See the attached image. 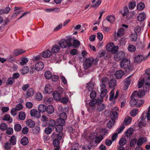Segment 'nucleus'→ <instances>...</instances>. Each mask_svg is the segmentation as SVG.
Returning <instances> with one entry per match:
<instances>
[{"instance_id":"680f3d73","label":"nucleus","mask_w":150,"mask_h":150,"mask_svg":"<svg viewBox=\"0 0 150 150\" xmlns=\"http://www.w3.org/2000/svg\"><path fill=\"white\" fill-rule=\"evenodd\" d=\"M59 144V142L58 139H57L55 138V139L53 140V144L54 146L56 147L58 146Z\"/></svg>"},{"instance_id":"69168bd1","label":"nucleus","mask_w":150,"mask_h":150,"mask_svg":"<svg viewBox=\"0 0 150 150\" xmlns=\"http://www.w3.org/2000/svg\"><path fill=\"white\" fill-rule=\"evenodd\" d=\"M137 38V34H132L131 35V40L134 41H136Z\"/></svg>"},{"instance_id":"13d9d810","label":"nucleus","mask_w":150,"mask_h":150,"mask_svg":"<svg viewBox=\"0 0 150 150\" xmlns=\"http://www.w3.org/2000/svg\"><path fill=\"white\" fill-rule=\"evenodd\" d=\"M45 77L48 79H49L52 77V75L51 72L49 71H46L44 74Z\"/></svg>"},{"instance_id":"f03ea898","label":"nucleus","mask_w":150,"mask_h":150,"mask_svg":"<svg viewBox=\"0 0 150 150\" xmlns=\"http://www.w3.org/2000/svg\"><path fill=\"white\" fill-rule=\"evenodd\" d=\"M144 86L143 87V90H139L137 92L136 91H134L132 93H134V95L137 98H142L144 96L145 92H148L149 90V85H146L144 84Z\"/></svg>"},{"instance_id":"aec40b11","label":"nucleus","mask_w":150,"mask_h":150,"mask_svg":"<svg viewBox=\"0 0 150 150\" xmlns=\"http://www.w3.org/2000/svg\"><path fill=\"white\" fill-rule=\"evenodd\" d=\"M132 120V118L129 116H126L124 120V122L122 123V125L124 123L125 125H128L129 124Z\"/></svg>"},{"instance_id":"c9c22d12","label":"nucleus","mask_w":150,"mask_h":150,"mask_svg":"<svg viewBox=\"0 0 150 150\" xmlns=\"http://www.w3.org/2000/svg\"><path fill=\"white\" fill-rule=\"evenodd\" d=\"M60 48L59 46L55 45L53 46L52 49V52L56 53L59 51Z\"/></svg>"},{"instance_id":"052dcab7","label":"nucleus","mask_w":150,"mask_h":150,"mask_svg":"<svg viewBox=\"0 0 150 150\" xmlns=\"http://www.w3.org/2000/svg\"><path fill=\"white\" fill-rule=\"evenodd\" d=\"M79 144L78 143H75L72 147L71 150H79Z\"/></svg>"},{"instance_id":"9d476101","label":"nucleus","mask_w":150,"mask_h":150,"mask_svg":"<svg viewBox=\"0 0 150 150\" xmlns=\"http://www.w3.org/2000/svg\"><path fill=\"white\" fill-rule=\"evenodd\" d=\"M134 93H132L131 97V100L130 102V104L132 107H134L135 106L137 103V97L134 95Z\"/></svg>"},{"instance_id":"f8f14e48","label":"nucleus","mask_w":150,"mask_h":150,"mask_svg":"<svg viewBox=\"0 0 150 150\" xmlns=\"http://www.w3.org/2000/svg\"><path fill=\"white\" fill-rule=\"evenodd\" d=\"M41 120L42 122V125L43 126L45 127L48 125V120L47 116L45 115H42L41 118Z\"/></svg>"},{"instance_id":"79ce46f5","label":"nucleus","mask_w":150,"mask_h":150,"mask_svg":"<svg viewBox=\"0 0 150 150\" xmlns=\"http://www.w3.org/2000/svg\"><path fill=\"white\" fill-rule=\"evenodd\" d=\"M28 59L27 58H23L21 59L20 64L21 65H25L28 62Z\"/></svg>"},{"instance_id":"4c0bfd02","label":"nucleus","mask_w":150,"mask_h":150,"mask_svg":"<svg viewBox=\"0 0 150 150\" xmlns=\"http://www.w3.org/2000/svg\"><path fill=\"white\" fill-rule=\"evenodd\" d=\"M119 48V47L118 46H115L114 44L113 48H112V50L111 52L113 54L116 53L118 51Z\"/></svg>"},{"instance_id":"3c124183","label":"nucleus","mask_w":150,"mask_h":150,"mask_svg":"<svg viewBox=\"0 0 150 150\" xmlns=\"http://www.w3.org/2000/svg\"><path fill=\"white\" fill-rule=\"evenodd\" d=\"M49 125L50 126L54 127L56 125V122L53 120H51L48 122Z\"/></svg>"},{"instance_id":"72a5a7b5","label":"nucleus","mask_w":150,"mask_h":150,"mask_svg":"<svg viewBox=\"0 0 150 150\" xmlns=\"http://www.w3.org/2000/svg\"><path fill=\"white\" fill-rule=\"evenodd\" d=\"M112 112L111 117L113 119L117 118L118 117V112L115 111H112L111 112Z\"/></svg>"},{"instance_id":"58836bf2","label":"nucleus","mask_w":150,"mask_h":150,"mask_svg":"<svg viewBox=\"0 0 150 150\" xmlns=\"http://www.w3.org/2000/svg\"><path fill=\"white\" fill-rule=\"evenodd\" d=\"M86 86L90 91L94 88V85L92 82H89L86 84Z\"/></svg>"},{"instance_id":"39448f33","label":"nucleus","mask_w":150,"mask_h":150,"mask_svg":"<svg viewBox=\"0 0 150 150\" xmlns=\"http://www.w3.org/2000/svg\"><path fill=\"white\" fill-rule=\"evenodd\" d=\"M103 100V98H100L97 100L95 99L91 100L89 102V105L91 107V110H94L96 109V104L97 105L102 102Z\"/></svg>"},{"instance_id":"bf43d9fd","label":"nucleus","mask_w":150,"mask_h":150,"mask_svg":"<svg viewBox=\"0 0 150 150\" xmlns=\"http://www.w3.org/2000/svg\"><path fill=\"white\" fill-rule=\"evenodd\" d=\"M129 13V10L127 6L125 7L124 8V12L122 14V15L124 16H126Z\"/></svg>"},{"instance_id":"473e14b6","label":"nucleus","mask_w":150,"mask_h":150,"mask_svg":"<svg viewBox=\"0 0 150 150\" xmlns=\"http://www.w3.org/2000/svg\"><path fill=\"white\" fill-rule=\"evenodd\" d=\"M139 110L137 108H135L132 110L130 112V115L132 117L135 116L138 113Z\"/></svg>"},{"instance_id":"4d7b16f0","label":"nucleus","mask_w":150,"mask_h":150,"mask_svg":"<svg viewBox=\"0 0 150 150\" xmlns=\"http://www.w3.org/2000/svg\"><path fill=\"white\" fill-rule=\"evenodd\" d=\"M101 2V0H98L95 4L92 5L91 7L95 8H97L100 5Z\"/></svg>"},{"instance_id":"4468645a","label":"nucleus","mask_w":150,"mask_h":150,"mask_svg":"<svg viewBox=\"0 0 150 150\" xmlns=\"http://www.w3.org/2000/svg\"><path fill=\"white\" fill-rule=\"evenodd\" d=\"M109 85L110 88H113L117 85L116 81L115 79H111L109 82Z\"/></svg>"},{"instance_id":"c03bdc74","label":"nucleus","mask_w":150,"mask_h":150,"mask_svg":"<svg viewBox=\"0 0 150 150\" xmlns=\"http://www.w3.org/2000/svg\"><path fill=\"white\" fill-rule=\"evenodd\" d=\"M144 103V100H137L135 106L137 107H140Z\"/></svg>"},{"instance_id":"a19ab883","label":"nucleus","mask_w":150,"mask_h":150,"mask_svg":"<svg viewBox=\"0 0 150 150\" xmlns=\"http://www.w3.org/2000/svg\"><path fill=\"white\" fill-rule=\"evenodd\" d=\"M144 4L142 2H140L137 5V8L138 10H142L144 8Z\"/></svg>"},{"instance_id":"864d4df0","label":"nucleus","mask_w":150,"mask_h":150,"mask_svg":"<svg viewBox=\"0 0 150 150\" xmlns=\"http://www.w3.org/2000/svg\"><path fill=\"white\" fill-rule=\"evenodd\" d=\"M29 68L27 66L24 67L22 69V73L23 75L27 74L29 71Z\"/></svg>"},{"instance_id":"6e6d98bb","label":"nucleus","mask_w":150,"mask_h":150,"mask_svg":"<svg viewBox=\"0 0 150 150\" xmlns=\"http://www.w3.org/2000/svg\"><path fill=\"white\" fill-rule=\"evenodd\" d=\"M97 110L99 111H103L105 108V106L104 104H102L98 105L97 106Z\"/></svg>"},{"instance_id":"ddd939ff","label":"nucleus","mask_w":150,"mask_h":150,"mask_svg":"<svg viewBox=\"0 0 150 150\" xmlns=\"http://www.w3.org/2000/svg\"><path fill=\"white\" fill-rule=\"evenodd\" d=\"M52 88L50 85L48 84L46 85L45 88V91L46 93H50L52 91Z\"/></svg>"},{"instance_id":"e433bc0d","label":"nucleus","mask_w":150,"mask_h":150,"mask_svg":"<svg viewBox=\"0 0 150 150\" xmlns=\"http://www.w3.org/2000/svg\"><path fill=\"white\" fill-rule=\"evenodd\" d=\"M107 20L110 23H113L115 20V17L114 16L109 15L106 17Z\"/></svg>"},{"instance_id":"393cba45","label":"nucleus","mask_w":150,"mask_h":150,"mask_svg":"<svg viewBox=\"0 0 150 150\" xmlns=\"http://www.w3.org/2000/svg\"><path fill=\"white\" fill-rule=\"evenodd\" d=\"M9 142L11 145H15L16 142V136L14 135L11 136L9 139Z\"/></svg>"},{"instance_id":"f704fd0d","label":"nucleus","mask_w":150,"mask_h":150,"mask_svg":"<svg viewBox=\"0 0 150 150\" xmlns=\"http://www.w3.org/2000/svg\"><path fill=\"white\" fill-rule=\"evenodd\" d=\"M63 126L61 125L58 124L55 127V129L56 132H61L63 129Z\"/></svg>"},{"instance_id":"cd10ccee","label":"nucleus","mask_w":150,"mask_h":150,"mask_svg":"<svg viewBox=\"0 0 150 150\" xmlns=\"http://www.w3.org/2000/svg\"><path fill=\"white\" fill-rule=\"evenodd\" d=\"M62 134L61 133L57 134L55 133L52 134V137L53 138H57V139L61 140L62 139Z\"/></svg>"},{"instance_id":"e2e57ef3","label":"nucleus","mask_w":150,"mask_h":150,"mask_svg":"<svg viewBox=\"0 0 150 150\" xmlns=\"http://www.w3.org/2000/svg\"><path fill=\"white\" fill-rule=\"evenodd\" d=\"M7 127V126L6 124L5 123H2L0 125V128L2 130H6Z\"/></svg>"},{"instance_id":"c756f323","label":"nucleus","mask_w":150,"mask_h":150,"mask_svg":"<svg viewBox=\"0 0 150 150\" xmlns=\"http://www.w3.org/2000/svg\"><path fill=\"white\" fill-rule=\"evenodd\" d=\"M113 44L114 43L112 42H110L106 45V49L108 51L111 52L112 48H113Z\"/></svg>"},{"instance_id":"b1692460","label":"nucleus","mask_w":150,"mask_h":150,"mask_svg":"<svg viewBox=\"0 0 150 150\" xmlns=\"http://www.w3.org/2000/svg\"><path fill=\"white\" fill-rule=\"evenodd\" d=\"M146 142V139L145 138L141 137L138 140L137 144L138 146L142 145L144 143Z\"/></svg>"},{"instance_id":"5fc2aeb1","label":"nucleus","mask_w":150,"mask_h":150,"mask_svg":"<svg viewBox=\"0 0 150 150\" xmlns=\"http://www.w3.org/2000/svg\"><path fill=\"white\" fill-rule=\"evenodd\" d=\"M14 82V79L13 77L9 78L7 80V84L9 85H11L13 84Z\"/></svg>"},{"instance_id":"338daca9","label":"nucleus","mask_w":150,"mask_h":150,"mask_svg":"<svg viewBox=\"0 0 150 150\" xmlns=\"http://www.w3.org/2000/svg\"><path fill=\"white\" fill-rule=\"evenodd\" d=\"M100 133L102 135H104L108 133V131L105 129H102L100 131Z\"/></svg>"},{"instance_id":"37998d69","label":"nucleus","mask_w":150,"mask_h":150,"mask_svg":"<svg viewBox=\"0 0 150 150\" xmlns=\"http://www.w3.org/2000/svg\"><path fill=\"white\" fill-rule=\"evenodd\" d=\"M124 31L123 28H121L117 31V35L118 37L122 36L124 34Z\"/></svg>"},{"instance_id":"49530a36","label":"nucleus","mask_w":150,"mask_h":150,"mask_svg":"<svg viewBox=\"0 0 150 150\" xmlns=\"http://www.w3.org/2000/svg\"><path fill=\"white\" fill-rule=\"evenodd\" d=\"M52 100V98L49 97H47L44 99V102L46 104L50 103Z\"/></svg>"},{"instance_id":"7c9ffc66","label":"nucleus","mask_w":150,"mask_h":150,"mask_svg":"<svg viewBox=\"0 0 150 150\" xmlns=\"http://www.w3.org/2000/svg\"><path fill=\"white\" fill-rule=\"evenodd\" d=\"M34 94V91L33 88H29L27 92L26 95L28 97L32 96Z\"/></svg>"},{"instance_id":"0e129e2a","label":"nucleus","mask_w":150,"mask_h":150,"mask_svg":"<svg viewBox=\"0 0 150 150\" xmlns=\"http://www.w3.org/2000/svg\"><path fill=\"white\" fill-rule=\"evenodd\" d=\"M11 144L8 142L5 144L4 148L6 149H9L11 148Z\"/></svg>"},{"instance_id":"ea45409f","label":"nucleus","mask_w":150,"mask_h":150,"mask_svg":"<svg viewBox=\"0 0 150 150\" xmlns=\"http://www.w3.org/2000/svg\"><path fill=\"white\" fill-rule=\"evenodd\" d=\"M3 120H4L9 121L10 122H12V119L10 118L9 115L6 114L5 115L3 118Z\"/></svg>"},{"instance_id":"8fccbe9b","label":"nucleus","mask_w":150,"mask_h":150,"mask_svg":"<svg viewBox=\"0 0 150 150\" xmlns=\"http://www.w3.org/2000/svg\"><path fill=\"white\" fill-rule=\"evenodd\" d=\"M115 123V121L114 120L112 119L108 122L107 126L109 128H110L112 127Z\"/></svg>"},{"instance_id":"a878e982","label":"nucleus","mask_w":150,"mask_h":150,"mask_svg":"<svg viewBox=\"0 0 150 150\" xmlns=\"http://www.w3.org/2000/svg\"><path fill=\"white\" fill-rule=\"evenodd\" d=\"M46 106L44 104H40L38 107L39 111L41 112H45L46 110Z\"/></svg>"},{"instance_id":"7ed1b4c3","label":"nucleus","mask_w":150,"mask_h":150,"mask_svg":"<svg viewBox=\"0 0 150 150\" xmlns=\"http://www.w3.org/2000/svg\"><path fill=\"white\" fill-rule=\"evenodd\" d=\"M98 62L97 59L93 58L86 59L83 64L84 68L85 69H87L91 67L93 64L96 65Z\"/></svg>"},{"instance_id":"dca6fc26","label":"nucleus","mask_w":150,"mask_h":150,"mask_svg":"<svg viewBox=\"0 0 150 150\" xmlns=\"http://www.w3.org/2000/svg\"><path fill=\"white\" fill-rule=\"evenodd\" d=\"M146 15L144 13H140L138 16L137 19L139 21H143L146 18Z\"/></svg>"},{"instance_id":"f3484780","label":"nucleus","mask_w":150,"mask_h":150,"mask_svg":"<svg viewBox=\"0 0 150 150\" xmlns=\"http://www.w3.org/2000/svg\"><path fill=\"white\" fill-rule=\"evenodd\" d=\"M11 10V8L9 6L6 7L5 9H0V14H7Z\"/></svg>"},{"instance_id":"6ab92c4d","label":"nucleus","mask_w":150,"mask_h":150,"mask_svg":"<svg viewBox=\"0 0 150 150\" xmlns=\"http://www.w3.org/2000/svg\"><path fill=\"white\" fill-rule=\"evenodd\" d=\"M46 111L49 114H51L54 111V108L52 105H49L46 108Z\"/></svg>"},{"instance_id":"1a4fd4ad","label":"nucleus","mask_w":150,"mask_h":150,"mask_svg":"<svg viewBox=\"0 0 150 150\" xmlns=\"http://www.w3.org/2000/svg\"><path fill=\"white\" fill-rule=\"evenodd\" d=\"M30 115L32 117H34L37 118H39L41 116L40 112L36 110L33 109L31 110L30 112Z\"/></svg>"},{"instance_id":"f257e3e1","label":"nucleus","mask_w":150,"mask_h":150,"mask_svg":"<svg viewBox=\"0 0 150 150\" xmlns=\"http://www.w3.org/2000/svg\"><path fill=\"white\" fill-rule=\"evenodd\" d=\"M120 66L121 68L125 69L126 71H130L133 69V67L131 66L130 61L127 59H124L121 61Z\"/></svg>"},{"instance_id":"423d86ee","label":"nucleus","mask_w":150,"mask_h":150,"mask_svg":"<svg viewBox=\"0 0 150 150\" xmlns=\"http://www.w3.org/2000/svg\"><path fill=\"white\" fill-rule=\"evenodd\" d=\"M144 75L146 77L144 81L145 85H150V68H148L146 70Z\"/></svg>"},{"instance_id":"412c9836","label":"nucleus","mask_w":150,"mask_h":150,"mask_svg":"<svg viewBox=\"0 0 150 150\" xmlns=\"http://www.w3.org/2000/svg\"><path fill=\"white\" fill-rule=\"evenodd\" d=\"M25 52L22 49H18L14 50L13 53L15 56H17L24 53Z\"/></svg>"},{"instance_id":"0eeeda50","label":"nucleus","mask_w":150,"mask_h":150,"mask_svg":"<svg viewBox=\"0 0 150 150\" xmlns=\"http://www.w3.org/2000/svg\"><path fill=\"white\" fill-rule=\"evenodd\" d=\"M147 58V56L144 57L142 55H138L134 57V62L135 63H140L142 61L146 60Z\"/></svg>"},{"instance_id":"5701e85b","label":"nucleus","mask_w":150,"mask_h":150,"mask_svg":"<svg viewBox=\"0 0 150 150\" xmlns=\"http://www.w3.org/2000/svg\"><path fill=\"white\" fill-rule=\"evenodd\" d=\"M26 124L29 127H33L35 125V123L31 119H28L26 121Z\"/></svg>"},{"instance_id":"774afa93","label":"nucleus","mask_w":150,"mask_h":150,"mask_svg":"<svg viewBox=\"0 0 150 150\" xmlns=\"http://www.w3.org/2000/svg\"><path fill=\"white\" fill-rule=\"evenodd\" d=\"M73 43L74 45L76 47L79 46L80 45V42L78 40L74 39Z\"/></svg>"},{"instance_id":"20e7f679","label":"nucleus","mask_w":150,"mask_h":150,"mask_svg":"<svg viewBox=\"0 0 150 150\" xmlns=\"http://www.w3.org/2000/svg\"><path fill=\"white\" fill-rule=\"evenodd\" d=\"M59 45L62 48L70 47L72 45V44L70 40H67L65 39H62L59 41Z\"/></svg>"},{"instance_id":"6e6552de","label":"nucleus","mask_w":150,"mask_h":150,"mask_svg":"<svg viewBox=\"0 0 150 150\" xmlns=\"http://www.w3.org/2000/svg\"><path fill=\"white\" fill-rule=\"evenodd\" d=\"M100 98L104 97L106 93H107V90L106 89L105 84H102L100 85Z\"/></svg>"},{"instance_id":"c85d7f7f","label":"nucleus","mask_w":150,"mask_h":150,"mask_svg":"<svg viewBox=\"0 0 150 150\" xmlns=\"http://www.w3.org/2000/svg\"><path fill=\"white\" fill-rule=\"evenodd\" d=\"M136 3L135 1L130 2L129 4L128 7L130 9H133L136 6Z\"/></svg>"},{"instance_id":"de8ad7c7","label":"nucleus","mask_w":150,"mask_h":150,"mask_svg":"<svg viewBox=\"0 0 150 150\" xmlns=\"http://www.w3.org/2000/svg\"><path fill=\"white\" fill-rule=\"evenodd\" d=\"M21 125L19 124H16L14 126V129L16 132H19L21 131Z\"/></svg>"},{"instance_id":"603ef678","label":"nucleus","mask_w":150,"mask_h":150,"mask_svg":"<svg viewBox=\"0 0 150 150\" xmlns=\"http://www.w3.org/2000/svg\"><path fill=\"white\" fill-rule=\"evenodd\" d=\"M126 140L125 138H122L119 141V144L121 146L124 145L126 143Z\"/></svg>"},{"instance_id":"a211bd4d","label":"nucleus","mask_w":150,"mask_h":150,"mask_svg":"<svg viewBox=\"0 0 150 150\" xmlns=\"http://www.w3.org/2000/svg\"><path fill=\"white\" fill-rule=\"evenodd\" d=\"M51 54L50 51L46 50L42 53V56L44 58H47L50 57Z\"/></svg>"},{"instance_id":"a18cd8bd","label":"nucleus","mask_w":150,"mask_h":150,"mask_svg":"<svg viewBox=\"0 0 150 150\" xmlns=\"http://www.w3.org/2000/svg\"><path fill=\"white\" fill-rule=\"evenodd\" d=\"M128 50L131 52H134L136 50V47L133 45H129L127 48Z\"/></svg>"},{"instance_id":"9b49d317","label":"nucleus","mask_w":150,"mask_h":150,"mask_svg":"<svg viewBox=\"0 0 150 150\" xmlns=\"http://www.w3.org/2000/svg\"><path fill=\"white\" fill-rule=\"evenodd\" d=\"M44 67V64L43 62H40L36 64L35 66V69L37 71H40L42 70Z\"/></svg>"},{"instance_id":"2f4dec72","label":"nucleus","mask_w":150,"mask_h":150,"mask_svg":"<svg viewBox=\"0 0 150 150\" xmlns=\"http://www.w3.org/2000/svg\"><path fill=\"white\" fill-rule=\"evenodd\" d=\"M28 140L26 137H23L21 140V144L23 145H26L28 143Z\"/></svg>"},{"instance_id":"bb28decb","label":"nucleus","mask_w":150,"mask_h":150,"mask_svg":"<svg viewBox=\"0 0 150 150\" xmlns=\"http://www.w3.org/2000/svg\"><path fill=\"white\" fill-rule=\"evenodd\" d=\"M133 129L132 128L128 129L125 132L126 136L127 137H131L133 133Z\"/></svg>"},{"instance_id":"09e8293b","label":"nucleus","mask_w":150,"mask_h":150,"mask_svg":"<svg viewBox=\"0 0 150 150\" xmlns=\"http://www.w3.org/2000/svg\"><path fill=\"white\" fill-rule=\"evenodd\" d=\"M25 117V113L24 112H19L18 115V117L20 120H24Z\"/></svg>"},{"instance_id":"2eb2a0df","label":"nucleus","mask_w":150,"mask_h":150,"mask_svg":"<svg viewBox=\"0 0 150 150\" xmlns=\"http://www.w3.org/2000/svg\"><path fill=\"white\" fill-rule=\"evenodd\" d=\"M53 96L55 100L58 101L61 99L60 94L56 91H54L53 93Z\"/></svg>"},{"instance_id":"4be33fe9","label":"nucleus","mask_w":150,"mask_h":150,"mask_svg":"<svg viewBox=\"0 0 150 150\" xmlns=\"http://www.w3.org/2000/svg\"><path fill=\"white\" fill-rule=\"evenodd\" d=\"M124 72L121 70L117 71L115 73V75L116 78L119 79L121 78L124 75Z\"/></svg>"}]
</instances>
